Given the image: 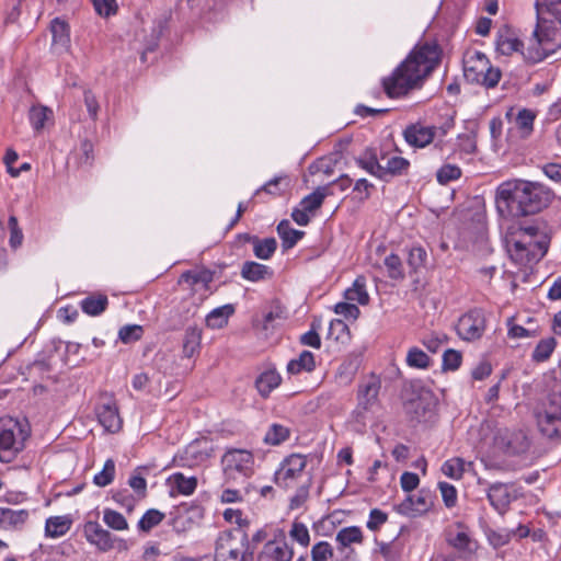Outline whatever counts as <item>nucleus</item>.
<instances>
[{
	"instance_id": "423d86ee",
	"label": "nucleus",
	"mask_w": 561,
	"mask_h": 561,
	"mask_svg": "<svg viewBox=\"0 0 561 561\" xmlns=\"http://www.w3.org/2000/svg\"><path fill=\"white\" fill-rule=\"evenodd\" d=\"M225 479L244 483L254 473V456L245 449H230L221 458Z\"/></svg>"
},
{
	"instance_id": "bb28decb",
	"label": "nucleus",
	"mask_w": 561,
	"mask_h": 561,
	"mask_svg": "<svg viewBox=\"0 0 561 561\" xmlns=\"http://www.w3.org/2000/svg\"><path fill=\"white\" fill-rule=\"evenodd\" d=\"M277 233L282 239L284 250L291 249L304 237L305 232L290 227L288 220H282L277 226Z\"/></svg>"
},
{
	"instance_id": "f3484780",
	"label": "nucleus",
	"mask_w": 561,
	"mask_h": 561,
	"mask_svg": "<svg viewBox=\"0 0 561 561\" xmlns=\"http://www.w3.org/2000/svg\"><path fill=\"white\" fill-rule=\"evenodd\" d=\"M403 135L409 145L424 148L430 145L436 136V127L416 123L408 126Z\"/></svg>"
},
{
	"instance_id": "c9c22d12",
	"label": "nucleus",
	"mask_w": 561,
	"mask_h": 561,
	"mask_svg": "<svg viewBox=\"0 0 561 561\" xmlns=\"http://www.w3.org/2000/svg\"><path fill=\"white\" fill-rule=\"evenodd\" d=\"M290 430L282 424L274 423L264 436L267 445L277 446L289 438Z\"/></svg>"
},
{
	"instance_id": "b1692460",
	"label": "nucleus",
	"mask_w": 561,
	"mask_h": 561,
	"mask_svg": "<svg viewBox=\"0 0 561 561\" xmlns=\"http://www.w3.org/2000/svg\"><path fill=\"white\" fill-rule=\"evenodd\" d=\"M363 533L357 526H350L340 529L335 536L337 550L344 551L353 543H360L363 541Z\"/></svg>"
},
{
	"instance_id": "473e14b6",
	"label": "nucleus",
	"mask_w": 561,
	"mask_h": 561,
	"mask_svg": "<svg viewBox=\"0 0 561 561\" xmlns=\"http://www.w3.org/2000/svg\"><path fill=\"white\" fill-rule=\"evenodd\" d=\"M523 43L510 32L501 33L496 39V49L500 54L510 56L519 51Z\"/></svg>"
},
{
	"instance_id": "052dcab7",
	"label": "nucleus",
	"mask_w": 561,
	"mask_h": 561,
	"mask_svg": "<svg viewBox=\"0 0 561 561\" xmlns=\"http://www.w3.org/2000/svg\"><path fill=\"white\" fill-rule=\"evenodd\" d=\"M334 311L335 313L352 320H356L357 317L359 316L358 307L351 301L336 304L334 307Z\"/></svg>"
},
{
	"instance_id": "72a5a7b5",
	"label": "nucleus",
	"mask_w": 561,
	"mask_h": 561,
	"mask_svg": "<svg viewBox=\"0 0 561 561\" xmlns=\"http://www.w3.org/2000/svg\"><path fill=\"white\" fill-rule=\"evenodd\" d=\"M344 297L347 301L358 302L365 305L368 301V294L366 291V283L364 277H357L353 286L347 288L344 293Z\"/></svg>"
},
{
	"instance_id": "5701e85b",
	"label": "nucleus",
	"mask_w": 561,
	"mask_h": 561,
	"mask_svg": "<svg viewBox=\"0 0 561 561\" xmlns=\"http://www.w3.org/2000/svg\"><path fill=\"white\" fill-rule=\"evenodd\" d=\"M282 378L275 369L263 371L255 380V387L259 393L266 398L270 393L279 386Z\"/></svg>"
},
{
	"instance_id": "4c0bfd02",
	"label": "nucleus",
	"mask_w": 561,
	"mask_h": 561,
	"mask_svg": "<svg viewBox=\"0 0 561 561\" xmlns=\"http://www.w3.org/2000/svg\"><path fill=\"white\" fill-rule=\"evenodd\" d=\"M535 117V113L530 110L524 108L518 112L515 118V125L522 137L526 138L531 134Z\"/></svg>"
},
{
	"instance_id": "cd10ccee",
	"label": "nucleus",
	"mask_w": 561,
	"mask_h": 561,
	"mask_svg": "<svg viewBox=\"0 0 561 561\" xmlns=\"http://www.w3.org/2000/svg\"><path fill=\"white\" fill-rule=\"evenodd\" d=\"M433 499L434 496L431 491L422 489L417 494L408 497L409 508L414 514H424L433 506Z\"/></svg>"
},
{
	"instance_id": "a18cd8bd",
	"label": "nucleus",
	"mask_w": 561,
	"mask_h": 561,
	"mask_svg": "<svg viewBox=\"0 0 561 561\" xmlns=\"http://www.w3.org/2000/svg\"><path fill=\"white\" fill-rule=\"evenodd\" d=\"M103 520L108 527L115 530H126L128 528L126 518L114 510H104Z\"/></svg>"
},
{
	"instance_id": "0e129e2a",
	"label": "nucleus",
	"mask_w": 561,
	"mask_h": 561,
	"mask_svg": "<svg viewBox=\"0 0 561 561\" xmlns=\"http://www.w3.org/2000/svg\"><path fill=\"white\" fill-rule=\"evenodd\" d=\"M383 524H386V513L378 508L371 510L366 524L367 528L371 531H377Z\"/></svg>"
},
{
	"instance_id": "393cba45",
	"label": "nucleus",
	"mask_w": 561,
	"mask_h": 561,
	"mask_svg": "<svg viewBox=\"0 0 561 561\" xmlns=\"http://www.w3.org/2000/svg\"><path fill=\"white\" fill-rule=\"evenodd\" d=\"M272 274L268 266L253 261L244 262L241 268V276L250 282L263 280L271 277Z\"/></svg>"
},
{
	"instance_id": "20e7f679",
	"label": "nucleus",
	"mask_w": 561,
	"mask_h": 561,
	"mask_svg": "<svg viewBox=\"0 0 561 561\" xmlns=\"http://www.w3.org/2000/svg\"><path fill=\"white\" fill-rule=\"evenodd\" d=\"M28 436L27 425L13 417H0V461H13L24 449Z\"/></svg>"
},
{
	"instance_id": "5fc2aeb1",
	"label": "nucleus",
	"mask_w": 561,
	"mask_h": 561,
	"mask_svg": "<svg viewBox=\"0 0 561 561\" xmlns=\"http://www.w3.org/2000/svg\"><path fill=\"white\" fill-rule=\"evenodd\" d=\"M142 328L137 324L125 325L119 329L118 337L123 343L138 341L141 337Z\"/></svg>"
},
{
	"instance_id": "9d476101",
	"label": "nucleus",
	"mask_w": 561,
	"mask_h": 561,
	"mask_svg": "<svg viewBox=\"0 0 561 561\" xmlns=\"http://www.w3.org/2000/svg\"><path fill=\"white\" fill-rule=\"evenodd\" d=\"M307 467V456L301 454H291L280 463L275 472L274 481L283 489H290L304 476Z\"/></svg>"
},
{
	"instance_id": "774afa93",
	"label": "nucleus",
	"mask_w": 561,
	"mask_h": 561,
	"mask_svg": "<svg viewBox=\"0 0 561 561\" xmlns=\"http://www.w3.org/2000/svg\"><path fill=\"white\" fill-rule=\"evenodd\" d=\"M427 257V253L422 248H412L409 252V264L413 268H419L420 266L424 265Z\"/></svg>"
},
{
	"instance_id": "0eeeda50",
	"label": "nucleus",
	"mask_w": 561,
	"mask_h": 561,
	"mask_svg": "<svg viewBox=\"0 0 561 561\" xmlns=\"http://www.w3.org/2000/svg\"><path fill=\"white\" fill-rule=\"evenodd\" d=\"M539 229L536 226H527L522 228L524 237L529 240L519 239L513 244L512 256L520 264L539 261L548 251L549 241L546 236L534 241L533 238L537 237Z\"/></svg>"
},
{
	"instance_id": "8fccbe9b",
	"label": "nucleus",
	"mask_w": 561,
	"mask_h": 561,
	"mask_svg": "<svg viewBox=\"0 0 561 561\" xmlns=\"http://www.w3.org/2000/svg\"><path fill=\"white\" fill-rule=\"evenodd\" d=\"M461 175V170L459 167L455 164H444L437 171V181L440 184H447L450 181H455L459 179Z\"/></svg>"
},
{
	"instance_id": "7c9ffc66",
	"label": "nucleus",
	"mask_w": 561,
	"mask_h": 561,
	"mask_svg": "<svg viewBox=\"0 0 561 561\" xmlns=\"http://www.w3.org/2000/svg\"><path fill=\"white\" fill-rule=\"evenodd\" d=\"M71 527V519L67 516H54L46 520L45 534L47 537L64 536Z\"/></svg>"
},
{
	"instance_id": "aec40b11",
	"label": "nucleus",
	"mask_w": 561,
	"mask_h": 561,
	"mask_svg": "<svg viewBox=\"0 0 561 561\" xmlns=\"http://www.w3.org/2000/svg\"><path fill=\"white\" fill-rule=\"evenodd\" d=\"M244 240L253 244V252L257 259L268 260L277 249V241L275 238L260 239L256 236L244 234Z\"/></svg>"
},
{
	"instance_id": "69168bd1",
	"label": "nucleus",
	"mask_w": 561,
	"mask_h": 561,
	"mask_svg": "<svg viewBox=\"0 0 561 561\" xmlns=\"http://www.w3.org/2000/svg\"><path fill=\"white\" fill-rule=\"evenodd\" d=\"M93 5L95 11L102 16H110L116 12L115 0H94Z\"/></svg>"
},
{
	"instance_id": "dca6fc26",
	"label": "nucleus",
	"mask_w": 561,
	"mask_h": 561,
	"mask_svg": "<svg viewBox=\"0 0 561 561\" xmlns=\"http://www.w3.org/2000/svg\"><path fill=\"white\" fill-rule=\"evenodd\" d=\"M85 539L96 546L100 551H108L114 547V540L108 530L104 529L96 522H88L83 527Z\"/></svg>"
},
{
	"instance_id": "c03bdc74",
	"label": "nucleus",
	"mask_w": 561,
	"mask_h": 561,
	"mask_svg": "<svg viewBox=\"0 0 561 561\" xmlns=\"http://www.w3.org/2000/svg\"><path fill=\"white\" fill-rule=\"evenodd\" d=\"M164 518V514L158 510H149L147 511L138 523V527L140 530L148 533L153 527L159 525Z\"/></svg>"
},
{
	"instance_id": "c85d7f7f",
	"label": "nucleus",
	"mask_w": 561,
	"mask_h": 561,
	"mask_svg": "<svg viewBox=\"0 0 561 561\" xmlns=\"http://www.w3.org/2000/svg\"><path fill=\"white\" fill-rule=\"evenodd\" d=\"M316 368L314 356L309 351H302L298 358L291 359L287 364V371L296 375L301 371L310 373Z\"/></svg>"
},
{
	"instance_id": "4468645a",
	"label": "nucleus",
	"mask_w": 561,
	"mask_h": 561,
	"mask_svg": "<svg viewBox=\"0 0 561 561\" xmlns=\"http://www.w3.org/2000/svg\"><path fill=\"white\" fill-rule=\"evenodd\" d=\"M446 541L462 557L473 554L478 548L468 527L461 523H456L446 530Z\"/></svg>"
},
{
	"instance_id": "9b49d317",
	"label": "nucleus",
	"mask_w": 561,
	"mask_h": 561,
	"mask_svg": "<svg viewBox=\"0 0 561 561\" xmlns=\"http://www.w3.org/2000/svg\"><path fill=\"white\" fill-rule=\"evenodd\" d=\"M486 329V318L482 309H471L462 314L456 324L458 336L467 342L478 341Z\"/></svg>"
},
{
	"instance_id": "de8ad7c7",
	"label": "nucleus",
	"mask_w": 561,
	"mask_h": 561,
	"mask_svg": "<svg viewBox=\"0 0 561 561\" xmlns=\"http://www.w3.org/2000/svg\"><path fill=\"white\" fill-rule=\"evenodd\" d=\"M285 184L287 187L289 182L286 176H276L265 183L263 186H261L259 190H256L255 195H260L262 192H265L267 194L278 196L284 192V188L282 185Z\"/></svg>"
},
{
	"instance_id": "3c124183",
	"label": "nucleus",
	"mask_w": 561,
	"mask_h": 561,
	"mask_svg": "<svg viewBox=\"0 0 561 561\" xmlns=\"http://www.w3.org/2000/svg\"><path fill=\"white\" fill-rule=\"evenodd\" d=\"M333 557V549L328 541L317 542L311 549L312 561H328Z\"/></svg>"
},
{
	"instance_id": "a19ab883",
	"label": "nucleus",
	"mask_w": 561,
	"mask_h": 561,
	"mask_svg": "<svg viewBox=\"0 0 561 561\" xmlns=\"http://www.w3.org/2000/svg\"><path fill=\"white\" fill-rule=\"evenodd\" d=\"M407 364L413 368L426 369L431 365V358L419 347H411L407 354Z\"/></svg>"
},
{
	"instance_id": "37998d69",
	"label": "nucleus",
	"mask_w": 561,
	"mask_h": 561,
	"mask_svg": "<svg viewBox=\"0 0 561 561\" xmlns=\"http://www.w3.org/2000/svg\"><path fill=\"white\" fill-rule=\"evenodd\" d=\"M466 462L461 458H451L445 461L442 466V471L445 476L459 480L465 472Z\"/></svg>"
},
{
	"instance_id": "1a4fd4ad",
	"label": "nucleus",
	"mask_w": 561,
	"mask_h": 561,
	"mask_svg": "<svg viewBox=\"0 0 561 561\" xmlns=\"http://www.w3.org/2000/svg\"><path fill=\"white\" fill-rule=\"evenodd\" d=\"M402 398L405 412L417 421L425 416L432 405L431 392L417 382L405 383L402 389Z\"/></svg>"
},
{
	"instance_id": "bf43d9fd",
	"label": "nucleus",
	"mask_w": 561,
	"mask_h": 561,
	"mask_svg": "<svg viewBox=\"0 0 561 561\" xmlns=\"http://www.w3.org/2000/svg\"><path fill=\"white\" fill-rule=\"evenodd\" d=\"M311 484V479L307 480V483L298 488L296 494L290 499L289 507L290 510L299 508L309 496V488Z\"/></svg>"
},
{
	"instance_id": "f8f14e48",
	"label": "nucleus",
	"mask_w": 561,
	"mask_h": 561,
	"mask_svg": "<svg viewBox=\"0 0 561 561\" xmlns=\"http://www.w3.org/2000/svg\"><path fill=\"white\" fill-rule=\"evenodd\" d=\"M95 414L99 423L106 432L117 433L122 428L123 420L118 412V405L113 394L104 392L100 394L95 405Z\"/></svg>"
},
{
	"instance_id": "58836bf2",
	"label": "nucleus",
	"mask_w": 561,
	"mask_h": 561,
	"mask_svg": "<svg viewBox=\"0 0 561 561\" xmlns=\"http://www.w3.org/2000/svg\"><path fill=\"white\" fill-rule=\"evenodd\" d=\"M328 337L335 342L346 343L350 340V329L341 319H334L330 322Z\"/></svg>"
},
{
	"instance_id": "7ed1b4c3",
	"label": "nucleus",
	"mask_w": 561,
	"mask_h": 561,
	"mask_svg": "<svg viewBox=\"0 0 561 561\" xmlns=\"http://www.w3.org/2000/svg\"><path fill=\"white\" fill-rule=\"evenodd\" d=\"M551 190L538 182L523 180L502 183L496 191L497 208H505L512 217H523L539 213L552 201Z\"/></svg>"
},
{
	"instance_id": "680f3d73",
	"label": "nucleus",
	"mask_w": 561,
	"mask_h": 561,
	"mask_svg": "<svg viewBox=\"0 0 561 561\" xmlns=\"http://www.w3.org/2000/svg\"><path fill=\"white\" fill-rule=\"evenodd\" d=\"M439 490L442 493L443 501L447 507H453L457 502L456 488L447 482L439 483Z\"/></svg>"
},
{
	"instance_id": "e433bc0d",
	"label": "nucleus",
	"mask_w": 561,
	"mask_h": 561,
	"mask_svg": "<svg viewBox=\"0 0 561 561\" xmlns=\"http://www.w3.org/2000/svg\"><path fill=\"white\" fill-rule=\"evenodd\" d=\"M171 480L178 492L183 495L193 494L197 486V479L195 477H185L182 472L172 474Z\"/></svg>"
},
{
	"instance_id": "2f4dec72",
	"label": "nucleus",
	"mask_w": 561,
	"mask_h": 561,
	"mask_svg": "<svg viewBox=\"0 0 561 561\" xmlns=\"http://www.w3.org/2000/svg\"><path fill=\"white\" fill-rule=\"evenodd\" d=\"M332 194L333 191H330V186H320L302 198L300 207L305 208V210H308L309 213H313L321 207L324 198Z\"/></svg>"
},
{
	"instance_id": "09e8293b",
	"label": "nucleus",
	"mask_w": 561,
	"mask_h": 561,
	"mask_svg": "<svg viewBox=\"0 0 561 561\" xmlns=\"http://www.w3.org/2000/svg\"><path fill=\"white\" fill-rule=\"evenodd\" d=\"M477 130L474 127L458 136L459 148L466 153H473L477 149Z\"/></svg>"
},
{
	"instance_id": "a878e982",
	"label": "nucleus",
	"mask_w": 561,
	"mask_h": 561,
	"mask_svg": "<svg viewBox=\"0 0 561 561\" xmlns=\"http://www.w3.org/2000/svg\"><path fill=\"white\" fill-rule=\"evenodd\" d=\"M108 299L104 294H93L81 300L80 306L84 313L95 317L107 308Z\"/></svg>"
},
{
	"instance_id": "c756f323",
	"label": "nucleus",
	"mask_w": 561,
	"mask_h": 561,
	"mask_svg": "<svg viewBox=\"0 0 561 561\" xmlns=\"http://www.w3.org/2000/svg\"><path fill=\"white\" fill-rule=\"evenodd\" d=\"M234 312L232 305H225L210 311L206 317V324L211 329H221L228 323L229 317Z\"/></svg>"
},
{
	"instance_id": "a211bd4d",
	"label": "nucleus",
	"mask_w": 561,
	"mask_h": 561,
	"mask_svg": "<svg viewBox=\"0 0 561 561\" xmlns=\"http://www.w3.org/2000/svg\"><path fill=\"white\" fill-rule=\"evenodd\" d=\"M488 499L491 505L503 514L508 508L514 495L511 488L504 483H494L489 488Z\"/></svg>"
},
{
	"instance_id": "e2e57ef3",
	"label": "nucleus",
	"mask_w": 561,
	"mask_h": 561,
	"mask_svg": "<svg viewBox=\"0 0 561 561\" xmlns=\"http://www.w3.org/2000/svg\"><path fill=\"white\" fill-rule=\"evenodd\" d=\"M93 160V145L90 140L84 139L79 149V162L81 165H91Z\"/></svg>"
},
{
	"instance_id": "6e6552de",
	"label": "nucleus",
	"mask_w": 561,
	"mask_h": 561,
	"mask_svg": "<svg viewBox=\"0 0 561 561\" xmlns=\"http://www.w3.org/2000/svg\"><path fill=\"white\" fill-rule=\"evenodd\" d=\"M539 431L548 438L561 437V394H551L536 413Z\"/></svg>"
},
{
	"instance_id": "13d9d810",
	"label": "nucleus",
	"mask_w": 561,
	"mask_h": 561,
	"mask_svg": "<svg viewBox=\"0 0 561 561\" xmlns=\"http://www.w3.org/2000/svg\"><path fill=\"white\" fill-rule=\"evenodd\" d=\"M410 162L402 157H392L388 159V174L401 175L408 171Z\"/></svg>"
},
{
	"instance_id": "ea45409f",
	"label": "nucleus",
	"mask_w": 561,
	"mask_h": 561,
	"mask_svg": "<svg viewBox=\"0 0 561 561\" xmlns=\"http://www.w3.org/2000/svg\"><path fill=\"white\" fill-rule=\"evenodd\" d=\"M53 115L51 110L46 106H32L28 113L30 122L36 131L44 128L46 121Z\"/></svg>"
},
{
	"instance_id": "f03ea898",
	"label": "nucleus",
	"mask_w": 561,
	"mask_h": 561,
	"mask_svg": "<svg viewBox=\"0 0 561 561\" xmlns=\"http://www.w3.org/2000/svg\"><path fill=\"white\" fill-rule=\"evenodd\" d=\"M537 24L525 58L537 64L561 47V0H536Z\"/></svg>"
},
{
	"instance_id": "603ef678",
	"label": "nucleus",
	"mask_w": 561,
	"mask_h": 561,
	"mask_svg": "<svg viewBox=\"0 0 561 561\" xmlns=\"http://www.w3.org/2000/svg\"><path fill=\"white\" fill-rule=\"evenodd\" d=\"M462 355L459 351L449 348L443 354V369L444 370H456L460 367Z\"/></svg>"
},
{
	"instance_id": "2eb2a0df",
	"label": "nucleus",
	"mask_w": 561,
	"mask_h": 561,
	"mask_svg": "<svg viewBox=\"0 0 561 561\" xmlns=\"http://www.w3.org/2000/svg\"><path fill=\"white\" fill-rule=\"evenodd\" d=\"M231 539V531H224L219 535L216 542L215 561H225L227 556L233 561H249V559H252L253 550H250L249 548V539L247 533H243L241 539L242 546H245V550L243 551L241 558H239L240 552L237 548L229 547Z\"/></svg>"
},
{
	"instance_id": "4be33fe9",
	"label": "nucleus",
	"mask_w": 561,
	"mask_h": 561,
	"mask_svg": "<svg viewBox=\"0 0 561 561\" xmlns=\"http://www.w3.org/2000/svg\"><path fill=\"white\" fill-rule=\"evenodd\" d=\"M214 279V272L207 268H199L184 272L179 283H186L191 286L201 285L204 289H208L209 284Z\"/></svg>"
},
{
	"instance_id": "864d4df0",
	"label": "nucleus",
	"mask_w": 561,
	"mask_h": 561,
	"mask_svg": "<svg viewBox=\"0 0 561 561\" xmlns=\"http://www.w3.org/2000/svg\"><path fill=\"white\" fill-rule=\"evenodd\" d=\"M199 333L196 330H186L183 343V353L186 357H192L194 355L199 344Z\"/></svg>"
},
{
	"instance_id": "39448f33",
	"label": "nucleus",
	"mask_w": 561,
	"mask_h": 561,
	"mask_svg": "<svg viewBox=\"0 0 561 561\" xmlns=\"http://www.w3.org/2000/svg\"><path fill=\"white\" fill-rule=\"evenodd\" d=\"M463 76L472 84H479L486 89L497 85L501 79V70L492 67L488 57L478 50H468L463 55Z\"/></svg>"
},
{
	"instance_id": "412c9836",
	"label": "nucleus",
	"mask_w": 561,
	"mask_h": 561,
	"mask_svg": "<svg viewBox=\"0 0 561 561\" xmlns=\"http://www.w3.org/2000/svg\"><path fill=\"white\" fill-rule=\"evenodd\" d=\"M357 164L366 170L371 175L382 179L386 171L378 161V156L375 149L367 148L357 159Z\"/></svg>"
},
{
	"instance_id": "f257e3e1",
	"label": "nucleus",
	"mask_w": 561,
	"mask_h": 561,
	"mask_svg": "<svg viewBox=\"0 0 561 561\" xmlns=\"http://www.w3.org/2000/svg\"><path fill=\"white\" fill-rule=\"evenodd\" d=\"M442 50L435 42L417 43L388 76V98L400 99L421 90L440 62Z\"/></svg>"
},
{
	"instance_id": "6e6d98bb",
	"label": "nucleus",
	"mask_w": 561,
	"mask_h": 561,
	"mask_svg": "<svg viewBox=\"0 0 561 561\" xmlns=\"http://www.w3.org/2000/svg\"><path fill=\"white\" fill-rule=\"evenodd\" d=\"M290 537L299 542L301 546L307 547L310 542V535L307 526L302 523H294L291 530H290Z\"/></svg>"
},
{
	"instance_id": "4d7b16f0",
	"label": "nucleus",
	"mask_w": 561,
	"mask_h": 561,
	"mask_svg": "<svg viewBox=\"0 0 561 561\" xmlns=\"http://www.w3.org/2000/svg\"><path fill=\"white\" fill-rule=\"evenodd\" d=\"M8 226L10 230V245L14 249L19 248L23 241V233L19 227L18 218L15 216H10L8 220Z\"/></svg>"
},
{
	"instance_id": "79ce46f5",
	"label": "nucleus",
	"mask_w": 561,
	"mask_h": 561,
	"mask_svg": "<svg viewBox=\"0 0 561 561\" xmlns=\"http://www.w3.org/2000/svg\"><path fill=\"white\" fill-rule=\"evenodd\" d=\"M556 347V340L553 337H548L541 340L537 346L535 347L531 358L537 363H541L547 360L552 354Z\"/></svg>"
},
{
	"instance_id": "49530a36",
	"label": "nucleus",
	"mask_w": 561,
	"mask_h": 561,
	"mask_svg": "<svg viewBox=\"0 0 561 561\" xmlns=\"http://www.w3.org/2000/svg\"><path fill=\"white\" fill-rule=\"evenodd\" d=\"M115 476V462L113 459H107L104 463L102 471L96 473L93 478V482L98 486H106L108 485Z\"/></svg>"
},
{
	"instance_id": "f704fd0d",
	"label": "nucleus",
	"mask_w": 561,
	"mask_h": 561,
	"mask_svg": "<svg viewBox=\"0 0 561 561\" xmlns=\"http://www.w3.org/2000/svg\"><path fill=\"white\" fill-rule=\"evenodd\" d=\"M50 31L53 35V42L55 45H59L62 48L68 47L70 43L69 26L65 21L55 19L51 21Z\"/></svg>"
},
{
	"instance_id": "6ab92c4d",
	"label": "nucleus",
	"mask_w": 561,
	"mask_h": 561,
	"mask_svg": "<svg viewBox=\"0 0 561 561\" xmlns=\"http://www.w3.org/2000/svg\"><path fill=\"white\" fill-rule=\"evenodd\" d=\"M28 517L30 513L27 510H12L9 507H0V529H21L27 522Z\"/></svg>"
},
{
	"instance_id": "ddd939ff",
	"label": "nucleus",
	"mask_w": 561,
	"mask_h": 561,
	"mask_svg": "<svg viewBox=\"0 0 561 561\" xmlns=\"http://www.w3.org/2000/svg\"><path fill=\"white\" fill-rule=\"evenodd\" d=\"M380 389V381L370 376L365 379L358 389V405L354 411L357 422L365 423V412L371 411L377 405V396Z\"/></svg>"
},
{
	"instance_id": "338daca9",
	"label": "nucleus",
	"mask_w": 561,
	"mask_h": 561,
	"mask_svg": "<svg viewBox=\"0 0 561 561\" xmlns=\"http://www.w3.org/2000/svg\"><path fill=\"white\" fill-rule=\"evenodd\" d=\"M420 483V478L414 472L405 471L402 473L400 478V485L403 491L410 492L417 488Z\"/></svg>"
}]
</instances>
